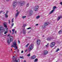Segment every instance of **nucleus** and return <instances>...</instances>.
Returning <instances> with one entry per match:
<instances>
[{
    "label": "nucleus",
    "mask_w": 62,
    "mask_h": 62,
    "mask_svg": "<svg viewBox=\"0 0 62 62\" xmlns=\"http://www.w3.org/2000/svg\"><path fill=\"white\" fill-rule=\"evenodd\" d=\"M38 59L36 58L34 60V62H38Z\"/></svg>",
    "instance_id": "nucleus-19"
},
{
    "label": "nucleus",
    "mask_w": 62,
    "mask_h": 62,
    "mask_svg": "<svg viewBox=\"0 0 62 62\" xmlns=\"http://www.w3.org/2000/svg\"><path fill=\"white\" fill-rule=\"evenodd\" d=\"M10 36V34H9L7 36L8 37H9Z\"/></svg>",
    "instance_id": "nucleus-45"
},
{
    "label": "nucleus",
    "mask_w": 62,
    "mask_h": 62,
    "mask_svg": "<svg viewBox=\"0 0 62 62\" xmlns=\"http://www.w3.org/2000/svg\"><path fill=\"white\" fill-rule=\"evenodd\" d=\"M39 17H40L39 16H38L36 17V19H38V18H39Z\"/></svg>",
    "instance_id": "nucleus-33"
},
{
    "label": "nucleus",
    "mask_w": 62,
    "mask_h": 62,
    "mask_svg": "<svg viewBox=\"0 0 62 62\" xmlns=\"http://www.w3.org/2000/svg\"><path fill=\"white\" fill-rule=\"evenodd\" d=\"M16 12H19V11H18V10H16Z\"/></svg>",
    "instance_id": "nucleus-52"
},
{
    "label": "nucleus",
    "mask_w": 62,
    "mask_h": 62,
    "mask_svg": "<svg viewBox=\"0 0 62 62\" xmlns=\"http://www.w3.org/2000/svg\"><path fill=\"white\" fill-rule=\"evenodd\" d=\"M8 13V11H7L5 14H7Z\"/></svg>",
    "instance_id": "nucleus-42"
},
{
    "label": "nucleus",
    "mask_w": 62,
    "mask_h": 62,
    "mask_svg": "<svg viewBox=\"0 0 62 62\" xmlns=\"http://www.w3.org/2000/svg\"><path fill=\"white\" fill-rule=\"evenodd\" d=\"M59 34H61L62 33V30L58 32Z\"/></svg>",
    "instance_id": "nucleus-20"
},
{
    "label": "nucleus",
    "mask_w": 62,
    "mask_h": 62,
    "mask_svg": "<svg viewBox=\"0 0 62 62\" xmlns=\"http://www.w3.org/2000/svg\"><path fill=\"white\" fill-rule=\"evenodd\" d=\"M53 39V38L50 37H49L47 38L46 39V40H51Z\"/></svg>",
    "instance_id": "nucleus-9"
},
{
    "label": "nucleus",
    "mask_w": 62,
    "mask_h": 62,
    "mask_svg": "<svg viewBox=\"0 0 62 62\" xmlns=\"http://www.w3.org/2000/svg\"><path fill=\"white\" fill-rule=\"evenodd\" d=\"M7 43H8L9 44V43H10V42L8 40H7Z\"/></svg>",
    "instance_id": "nucleus-32"
},
{
    "label": "nucleus",
    "mask_w": 62,
    "mask_h": 62,
    "mask_svg": "<svg viewBox=\"0 0 62 62\" xmlns=\"http://www.w3.org/2000/svg\"><path fill=\"white\" fill-rule=\"evenodd\" d=\"M6 33H8V31H5V32H4V34H6Z\"/></svg>",
    "instance_id": "nucleus-41"
},
{
    "label": "nucleus",
    "mask_w": 62,
    "mask_h": 62,
    "mask_svg": "<svg viewBox=\"0 0 62 62\" xmlns=\"http://www.w3.org/2000/svg\"><path fill=\"white\" fill-rule=\"evenodd\" d=\"M56 62H57V61H56Z\"/></svg>",
    "instance_id": "nucleus-62"
},
{
    "label": "nucleus",
    "mask_w": 62,
    "mask_h": 62,
    "mask_svg": "<svg viewBox=\"0 0 62 62\" xmlns=\"http://www.w3.org/2000/svg\"><path fill=\"white\" fill-rule=\"evenodd\" d=\"M9 31L10 32H11V30H10Z\"/></svg>",
    "instance_id": "nucleus-58"
},
{
    "label": "nucleus",
    "mask_w": 62,
    "mask_h": 62,
    "mask_svg": "<svg viewBox=\"0 0 62 62\" xmlns=\"http://www.w3.org/2000/svg\"><path fill=\"white\" fill-rule=\"evenodd\" d=\"M10 42L12 41L13 40V37L11 36H10Z\"/></svg>",
    "instance_id": "nucleus-8"
},
{
    "label": "nucleus",
    "mask_w": 62,
    "mask_h": 62,
    "mask_svg": "<svg viewBox=\"0 0 62 62\" xmlns=\"http://www.w3.org/2000/svg\"><path fill=\"white\" fill-rule=\"evenodd\" d=\"M24 62H26V61H25V60H24Z\"/></svg>",
    "instance_id": "nucleus-53"
},
{
    "label": "nucleus",
    "mask_w": 62,
    "mask_h": 62,
    "mask_svg": "<svg viewBox=\"0 0 62 62\" xmlns=\"http://www.w3.org/2000/svg\"><path fill=\"white\" fill-rule=\"evenodd\" d=\"M29 3H28L27 4L26 7H29Z\"/></svg>",
    "instance_id": "nucleus-22"
},
{
    "label": "nucleus",
    "mask_w": 62,
    "mask_h": 62,
    "mask_svg": "<svg viewBox=\"0 0 62 62\" xmlns=\"http://www.w3.org/2000/svg\"><path fill=\"white\" fill-rule=\"evenodd\" d=\"M1 33V30L0 29V33Z\"/></svg>",
    "instance_id": "nucleus-56"
},
{
    "label": "nucleus",
    "mask_w": 62,
    "mask_h": 62,
    "mask_svg": "<svg viewBox=\"0 0 62 62\" xmlns=\"http://www.w3.org/2000/svg\"><path fill=\"white\" fill-rule=\"evenodd\" d=\"M60 5H62V1H61V2H60Z\"/></svg>",
    "instance_id": "nucleus-37"
},
{
    "label": "nucleus",
    "mask_w": 62,
    "mask_h": 62,
    "mask_svg": "<svg viewBox=\"0 0 62 62\" xmlns=\"http://www.w3.org/2000/svg\"><path fill=\"white\" fill-rule=\"evenodd\" d=\"M14 20V18H13L12 19V23H13V22H14V20Z\"/></svg>",
    "instance_id": "nucleus-31"
},
{
    "label": "nucleus",
    "mask_w": 62,
    "mask_h": 62,
    "mask_svg": "<svg viewBox=\"0 0 62 62\" xmlns=\"http://www.w3.org/2000/svg\"><path fill=\"white\" fill-rule=\"evenodd\" d=\"M13 58L14 57V56H13Z\"/></svg>",
    "instance_id": "nucleus-59"
},
{
    "label": "nucleus",
    "mask_w": 62,
    "mask_h": 62,
    "mask_svg": "<svg viewBox=\"0 0 62 62\" xmlns=\"http://www.w3.org/2000/svg\"><path fill=\"white\" fill-rule=\"evenodd\" d=\"M27 56H30V54H29L27 55Z\"/></svg>",
    "instance_id": "nucleus-39"
},
{
    "label": "nucleus",
    "mask_w": 62,
    "mask_h": 62,
    "mask_svg": "<svg viewBox=\"0 0 62 62\" xmlns=\"http://www.w3.org/2000/svg\"><path fill=\"white\" fill-rule=\"evenodd\" d=\"M2 12H3V11H0V14H1V13H2Z\"/></svg>",
    "instance_id": "nucleus-44"
},
{
    "label": "nucleus",
    "mask_w": 62,
    "mask_h": 62,
    "mask_svg": "<svg viewBox=\"0 0 62 62\" xmlns=\"http://www.w3.org/2000/svg\"><path fill=\"white\" fill-rule=\"evenodd\" d=\"M14 24V23H12L11 24V26H13Z\"/></svg>",
    "instance_id": "nucleus-38"
},
{
    "label": "nucleus",
    "mask_w": 62,
    "mask_h": 62,
    "mask_svg": "<svg viewBox=\"0 0 62 62\" xmlns=\"http://www.w3.org/2000/svg\"><path fill=\"white\" fill-rule=\"evenodd\" d=\"M42 27L43 28H46L45 26L44 25H43L42 26Z\"/></svg>",
    "instance_id": "nucleus-29"
},
{
    "label": "nucleus",
    "mask_w": 62,
    "mask_h": 62,
    "mask_svg": "<svg viewBox=\"0 0 62 62\" xmlns=\"http://www.w3.org/2000/svg\"><path fill=\"white\" fill-rule=\"evenodd\" d=\"M20 58H23V56H20V57H19Z\"/></svg>",
    "instance_id": "nucleus-34"
},
{
    "label": "nucleus",
    "mask_w": 62,
    "mask_h": 62,
    "mask_svg": "<svg viewBox=\"0 0 62 62\" xmlns=\"http://www.w3.org/2000/svg\"><path fill=\"white\" fill-rule=\"evenodd\" d=\"M14 31H15V29H14L12 30V31H13V32H14Z\"/></svg>",
    "instance_id": "nucleus-40"
},
{
    "label": "nucleus",
    "mask_w": 62,
    "mask_h": 62,
    "mask_svg": "<svg viewBox=\"0 0 62 62\" xmlns=\"http://www.w3.org/2000/svg\"><path fill=\"white\" fill-rule=\"evenodd\" d=\"M19 13H20V12H18L16 13L15 15L16 17H18L19 15Z\"/></svg>",
    "instance_id": "nucleus-11"
},
{
    "label": "nucleus",
    "mask_w": 62,
    "mask_h": 62,
    "mask_svg": "<svg viewBox=\"0 0 62 62\" xmlns=\"http://www.w3.org/2000/svg\"><path fill=\"white\" fill-rule=\"evenodd\" d=\"M49 44V43H48L47 45H46V47H49V46H48V45Z\"/></svg>",
    "instance_id": "nucleus-24"
},
{
    "label": "nucleus",
    "mask_w": 62,
    "mask_h": 62,
    "mask_svg": "<svg viewBox=\"0 0 62 62\" xmlns=\"http://www.w3.org/2000/svg\"><path fill=\"white\" fill-rule=\"evenodd\" d=\"M56 8V6H54V9H55V8Z\"/></svg>",
    "instance_id": "nucleus-49"
},
{
    "label": "nucleus",
    "mask_w": 62,
    "mask_h": 62,
    "mask_svg": "<svg viewBox=\"0 0 62 62\" xmlns=\"http://www.w3.org/2000/svg\"><path fill=\"white\" fill-rule=\"evenodd\" d=\"M15 33H16V32H17V31H15Z\"/></svg>",
    "instance_id": "nucleus-50"
},
{
    "label": "nucleus",
    "mask_w": 62,
    "mask_h": 62,
    "mask_svg": "<svg viewBox=\"0 0 62 62\" xmlns=\"http://www.w3.org/2000/svg\"><path fill=\"white\" fill-rule=\"evenodd\" d=\"M33 14V12L32 10H31L30 11V13H29V14L30 15H32V14Z\"/></svg>",
    "instance_id": "nucleus-14"
},
{
    "label": "nucleus",
    "mask_w": 62,
    "mask_h": 62,
    "mask_svg": "<svg viewBox=\"0 0 62 62\" xmlns=\"http://www.w3.org/2000/svg\"><path fill=\"white\" fill-rule=\"evenodd\" d=\"M14 34V32H13L12 33V34Z\"/></svg>",
    "instance_id": "nucleus-57"
},
{
    "label": "nucleus",
    "mask_w": 62,
    "mask_h": 62,
    "mask_svg": "<svg viewBox=\"0 0 62 62\" xmlns=\"http://www.w3.org/2000/svg\"><path fill=\"white\" fill-rule=\"evenodd\" d=\"M26 18V16H23L22 17V19H24V18Z\"/></svg>",
    "instance_id": "nucleus-28"
},
{
    "label": "nucleus",
    "mask_w": 62,
    "mask_h": 62,
    "mask_svg": "<svg viewBox=\"0 0 62 62\" xmlns=\"http://www.w3.org/2000/svg\"><path fill=\"white\" fill-rule=\"evenodd\" d=\"M8 22H9V24L10 23V21L9 20H8Z\"/></svg>",
    "instance_id": "nucleus-43"
},
{
    "label": "nucleus",
    "mask_w": 62,
    "mask_h": 62,
    "mask_svg": "<svg viewBox=\"0 0 62 62\" xmlns=\"http://www.w3.org/2000/svg\"><path fill=\"white\" fill-rule=\"evenodd\" d=\"M17 3L16 1H14L13 2L12 4V5L13 7H16V6H17Z\"/></svg>",
    "instance_id": "nucleus-4"
},
{
    "label": "nucleus",
    "mask_w": 62,
    "mask_h": 62,
    "mask_svg": "<svg viewBox=\"0 0 62 62\" xmlns=\"http://www.w3.org/2000/svg\"><path fill=\"white\" fill-rule=\"evenodd\" d=\"M35 58H36V56L35 55H33L31 57V59H35Z\"/></svg>",
    "instance_id": "nucleus-15"
},
{
    "label": "nucleus",
    "mask_w": 62,
    "mask_h": 62,
    "mask_svg": "<svg viewBox=\"0 0 62 62\" xmlns=\"http://www.w3.org/2000/svg\"><path fill=\"white\" fill-rule=\"evenodd\" d=\"M0 30H4V28H3V27H2V26H1V27H0Z\"/></svg>",
    "instance_id": "nucleus-21"
},
{
    "label": "nucleus",
    "mask_w": 62,
    "mask_h": 62,
    "mask_svg": "<svg viewBox=\"0 0 62 62\" xmlns=\"http://www.w3.org/2000/svg\"><path fill=\"white\" fill-rule=\"evenodd\" d=\"M19 59L17 60L16 59L15 60V62H19Z\"/></svg>",
    "instance_id": "nucleus-17"
},
{
    "label": "nucleus",
    "mask_w": 62,
    "mask_h": 62,
    "mask_svg": "<svg viewBox=\"0 0 62 62\" xmlns=\"http://www.w3.org/2000/svg\"><path fill=\"white\" fill-rule=\"evenodd\" d=\"M18 42L19 43H20V40H18Z\"/></svg>",
    "instance_id": "nucleus-48"
},
{
    "label": "nucleus",
    "mask_w": 62,
    "mask_h": 62,
    "mask_svg": "<svg viewBox=\"0 0 62 62\" xmlns=\"http://www.w3.org/2000/svg\"><path fill=\"white\" fill-rule=\"evenodd\" d=\"M28 45H29V44H27L26 45L25 47H27Z\"/></svg>",
    "instance_id": "nucleus-30"
},
{
    "label": "nucleus",
    "mask_w": 62,
    "mask_h": 62,
    "mask_svg": "<svg viewBox=\"0 0 62 62\" xmlns=\"http://www.w3.org/2000/svg\"><path fill=\"white\" fill-rule=\"evenodd\" d=\"M19 3L20 4V6H23V5H25V1H19Z\"/></svg>",
    "instance_id": "nucleus-1"
},
{
    "label": "nucleus",
    "mask_w": 62,
    "mask_h": 62,
    "mask_svg": "<svg viewBox=\"0 0 62 62\" xmlns=\"http://www.w3.org/2000/svg\"><path fill=\"white\" fill-rule=\"evenodd\" d=\"M6 29H7V28H6Z\"/></svg>",
    "instance_id": "nucleus-64"
},
{
    "label": "nucleus",
    "mask_w": 62,
    "mask_h": 62,
    "mask_svg": "<svg viewBox=\"0 0 62 62\" xmlns=\"http://www.w3.org/2000/svg\"><path fill=\"white\" fill-rule=\"evenodd\" d=\"M25 52H27V49L25 50Z\"/></svg>",
    "instance_id": "nucleus-51"
},
{
    "label": "nucleus",
    "mask_w": 62,
    "mask_h": 62,
    "mask_svg": "<svg viewBox=\"0 0 62 62\" xmlns=\"http://www.w3.org/2000/svg\"><path fill=\"white\" fill-rule=\"evenodd\" d=\"M62 16H60L58 17L57 21H59L60 19H61V18H62Z\"/></svg>",
    "instance_id": "nucleus-18"
},
{
    "label": "nucleus",
    "mask_w": 62,
    "mask_h": 62,
    "mask_svg": "<svg viewBox=\"0 0 62 62\" xmlns=\"http://www.w3.org/2000/svg\"><path fill=\"white\" fill-rule=\"evenodd\" d=\"M5 12L3 13V14H5Z\"/></svg>",
    "instance_id": "nucleus-54"
},
{
    "label": "nucleus",
    "mask_w": 62,
    "mask_h": 62,
    "mask_svg": "<svg viewBox=\"0 0 62 62\" xmlns=\"http://www.w3.org/2000/svg\"><path fill=\"white\" fill-rule=\"evenodd\" d=\"M39 8V7L38 5L36 6L34 9L35 11H37L38 10Z\"/></svg>",
    "instance_id": "nucleus-5"
},
{
    "label": "nucleus",
    "mask_w": 62,
    "mask_h": 62,
    "mask_svg": "<svg viewBox=\"0 0 62 62\" xmlns=\"http://www.w3.org/2000/svg\"><path fill=\"white\" fill-rule=\"evenodd\" d=\"M26 26V24H25L23 25V27H24L25 26Z\"/></svg>",
    "instance_id": "nucleus-35"
},
{
    "label": "nucleus",
    "mask_w": 62,
    "mask_h": 62,
    "mask_svg": "<svg viewBox=\"0 0 62 62\" xmlns=\"http://www.w3.org/2000/svg\"><path fill=\"white\" fill-rule=\"evenodd\" d=\"M18 51H19V49H18L17 50V52H18Z\"/></svg>",
    "instance_id": "nucleus-55"
},
{
    "label": "nucleus",
    "mask_w": 62,
    "mask_h": 62,
    "mask_svg": "<svg viewBox=\"0 0 62 62\" xmlns=\"http://www.w3.org/2000/svg\"><path fill=\"white\" fill-rule=\"evenodd\" d=\"M31 28V27H29L27 29H30Z\"/></svg>",
    "instance_id": "nucleus-36"
},
{
    "label": "nucleus",
    "mask_w": 62,
    "mask_h": 62,
    "mask_svg": "<svg viewBox=\"0 0 62 62\" xmlns=\"http://www.w3.org/2000/svg\"><path fill=\"white\" fill-rule=\"evenodd\" d=\"M50 46L51 47H53L54 46V42H52L50 44Z\"/></svg>",
    "instance_id": "nucleus-7"
},
{
    "label": "nucleus",
    "mask_w": 62,
    "mask_h": 62,
    "mask_svg": "<svg viewBox=\"0 0 62 62\" xmlns=\"http://www.w3.org/2000/svg\"><path fill=\"white\" fill-rule=\"evenodd\" d=\"M17 44H16V40H15L14 42L13 43V45H12V47H13L14 48H16V49H18V47L16 46Z\"/></svg>",
    "instance_id": "nucleus-2"
},
{
    "label": "nucleus",
    "mask_w": 62,
    "mask_h": 62,
    "mask_svg": "<svg viewBox=\"0 0 62 62\" xmlns=\"http://www.w3.org/2000/svg\"><path fill=\"white\" fill-rule=\"evenodd\" d=\"M5 17L6 18H8V16L7 15V14H5Z\"/></svg>",
    "instance_id": "nucleus-25"
},
{
    "label": "nucleus",
    "mask_w": 62,
    "mask_h": 62,
    "mask_svg": "<svg viewBox=\"0 0 62 62\" xmlns=\"http://www.w3.org/2000/svg\"><path fill=\"white\" fill-rule=\"evenodd\" d=\"M4 27H7V26L5 24H4Z\"/></svg>",
    "instance_id": "nucleus-26"
},
{
    "label": "nucleus",
    "mask_w": 62,
    "mask_h": 62,
    "mask_svg": "<svg viewBox=\"0 0 62 62\" xmlns=\"http://www.w3.org/2000/svg\"><path fill=\"white\" fill-rule=\"evenodd\" d=\"M23 53V51H21V53Z\"/></svg>",
    "instance_id": "nucleus-47"
},
{
    "label": "nucleus",
    "mask_w": 62,
    "mask_h": 62,
    "mask_svg": "<svg viewBox=\"0 0 62 62\" xmlns=\"http://www.w3.org/2000/svg\"><path fill=\"white\" fill-rule=\"evenodd\" d=\"M40 40L38 39L37 40V45H39L40 44Z\"/></svg>",
    "instance_id": "nucleus-6"
},
{
    "label": "nucleus",
    "mask_w": 62,
    "mask_h": 62,
    "mask_svg": "<svg viewBox=\"0 0 62 62\" xmlns=\"http://www.w3.org/2000/svg\"><path fill=\"white\" fill-rule=\"evenodd\" d=\"M53 8L54 9L50 12V13H49L50 14H52V13H53V12H54V6L53 7Z\"/></svg>",
    "instance_id": "nucleus-12"
},
{
    "label": "nucleus",
    "mask_w": 62,
    "mask_h": 62,
    "mask_svg": "<svg viewBox=\"0 0 62 62\" xmlns=\"http://www.w3.org/2000/svg\"><path fill=\"white\" fill-rule=\"evenodd\" d=\"M43 37H44V36H43Z\"/></svg>",
    "instance_id": "nucleus-60"
},
{
    "label": "nucleus",
    "mask_w": 62,
    "mask_h": 62,
    "mask_svg": "<svg viewBox=\"0 0 62 62\" xmlns=\"http://www.w3.org/2000/svg\"><path fill=\"white\" fill-rule=\"evenodd\" d=\"M0 26H1V25H0Z\"/></svg>",
    "instance_id": "nucleus-63"
},
{
    "label": "nucleus",
    "mask_w": 62,
    "mask_h": 62,
    "mask_svg": "<svg viewBox=\"0 0 62 62\" xmlns=\"http://www.w3.org/2000/svg\"><path fill=\"white\" fill-rule=\"evenodd\" d=\"M11 50H12V49H11Z\"/></svg>",
    "instance_id": "nucleus-61"
},
{
    "label": "nucleus",
    "mask_w": 62,
    "mask_h": 62,
    "mask_svg": "<svg viewBox=\"0 0 62 62\" xmlns=\"http://www.w3.org/2000/svg\"><path fill=\"white\" fill-rule=\"evenodd\" d=\"M38 25L39 24H37L36 25H35L36 26H37V25Z\"/></svg>",
    "instance_id": "nucleus-46"
},
{
    "label": "nucleus",
    "mask_w": 62,
    "mask_h": 62,
    "mask_svg": "<svg viewBox=\"0 0 62 62\" xmlns=\"http://www.w3.org/2000/svg\"><path fill=\"white\" fill-rule=\"evenodd\" d=\"M23 32L24 34V35H25V34H26V30L25 29H23Z\"/></svg>",
    "instance_id": "nucleus-13"
},
{
    "label": "nucleus",
    "mask_w": 62,
    "mask_h": 62,
    "mask_svg": "<svg viewBox=\"0 0 62 62\" xmlns=\"http://www.w3.org/2000/svg\"><path fill=\"white\" fill-rule=\"evenodd\" d=\"M8 28H7V29H4V31H5V32H6V31H8Z\"/></svg>",
    "instance_id": "nucleus-23"
},
{
    "label": "nucleus",
    "mask_w": 62,
    "mask_h": 62,
    "mask_svg": "<svg viewBox=\"0 0 62 62\" xmlns=\"http://www.w3.org/2000/svg\"><path fill=\"white\" fill-rule=\"evenodd\" d=\"M33 46H34V45L33 44H32L29 46L28 48L29 51H30L31 50H32L33 49Z\"/></svg>",
    "instance_id": "nucleus-3"
},
{
    "label": "nucleus",
    "mask_w": 62,
    "mask_h": 62,
    "mask_svg": "<svg viewBox=\"0 0 62 62\" xmlns=\"http://www.w3.org/2000/svg\"><path fill=\"white\" fill-rule=\"evenodd\" d=\"M44 24L46 26V25H48V24H49V22H45L44 23Z\"/></svg>",
    "instance_id": "nucleus-16"
},
{
    "label": "nucleus",
    "mask_w": 62,
    "mask_h": 62,
    "mask_svg": "<svg viewBox=\"0 0 62 62\" xmlns=\"http://www.w3.org/2000/svg\"><path fill=\"white\" fill-rule=\"evenodd\" d=\"M44 55H46L48 54V51L46 50H45L44 52Z\"/></svg>",
    "instance_id": "nucleus-10"
},
{
    "label": "nucleus",
    "mask_w": 62,
    "mask_h": 62,
    "mask_svg": "<svg viewBox=\"0 0 62 62\" xmlns=\"http://www.w3.org/2000/svg\"><path fill=\"white\" fill-rule=\"evenodd\" d=\"M58 51H59V48H58L56 51V52H57Z\"/></svg>",
    "instance_id": "nucleus-27"
}]
</instances>
